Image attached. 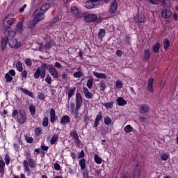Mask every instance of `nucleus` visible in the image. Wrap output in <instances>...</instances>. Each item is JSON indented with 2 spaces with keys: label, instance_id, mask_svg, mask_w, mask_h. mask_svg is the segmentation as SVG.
Segmentation results:
<instances>
[{
  "label": "nucleus",
  "instance_id": "1",
  "mask_svg": "<svg viewBox=\"0 0 178 178\" xmlns=\"http://www.w3.org/2000/svg\"><path fill=\"white\" fill-rule=\"evenodd\" d=\"M47 70L49 73L52 76L53 79H58L59 77V73L58 70L52 64H48L46 63H42L41 66L38 67L37 70L33 74L34 79H44L47 76Z\"/></svg>",
  "mask_w": 178,
  "mask_h": 178
},
{
  "label": "nucleus",
  "instance_id": "2",
  "mask_svg": "<svg viewBox=\"0 0 178 178\" xmlns=\"http://www.w3.org/2000/svg\"><path fill=\"white\" fill-rule=\"evenodd\" d=\"M23 166L25 172L28 173V176L31 173V170L30 169V167L31 169H34L37 166V163L34 159H31L30 160H24L23 161Z\"/></svg>",
  "mask_w": 178,
  "mask_h": 178
},
{
  "label": "nucleus",
  "instance_id": "3",
  "mask_svg": "<svg viewBox=\"0 0 178 178\" xmlns=\"http://www.w3.org/2000/svg\"><path fill=\"white\" fill-rule=\"evenodd\" d=\"M99 1L101 0H89L86 1L85 8L87 9H94V8H97L99 5Z\"/></svg>",
  "mask_w": 178,
  "mask_h": 178
},
{
  "label": "nucleus",
  "instance_id": "4",
  "mask_svg": "<svg viewBox=\"0 0 178 178\" xmlns=\"http://www.w3.org/2000/svg\"><path fill=\"white\" fill-rule=\"evenodd\" d=\"M45 17V13L42 12L40 10H37L35 13V17L33 18V20L36 22L37 23H40L42 19Z\"/></svg>",
  "mask_w": 178,
  "mask_h": 178
},
{
  "label": "nucleus",
  "instance_id": "5",
  "mask_svg": "<svg viewBox=\"0 0 178 178\" xmlns=\"http://www.w3.org/2000/svg\"><path fill=\"white\" fill-rule=\"evenodd\" d=\"M26 118V112H17V119L20 124H24Z\"/></svg>",
  "mask_w": 178,
  "mask_h": 178
},
{
  "label": "nucleus",
  "instance_id": "6",
  "mask_svg": "<svg viewBox=\"0 0 178 178\" xmlns=\"http://www.w3.org/2000/svg\"><path fill=\"white\" fill-rule=\"evenodd\" d=\"M83 104V96H81V93L77 92L76 94V109L77 111L80 108H81V105Z\"/></svg>",
  "mask_w": 178,
  "mask_h": 178
},
{
  "label": "nucleus",
  "instance_id": "7",
  "mask_svg": "<svg viewBox=\"0 0 178 178\" xmlns=\"http://www.w3.org/2000/svg\"><path fill=\"white\" fill-rule=\"evenodd\" d=\"M70 136V137H73L76 146L80 147L81 145V140L79 138V134H77V131H76V130L71 131Z\"/></svg>",
  "mask_w": 178,
  "mask_h": 178
},
{
  "label": "nucleus",
  "instance_id": "8",
  "mask_svg": "<svg viewBox=\"0 0 178 178\" xmlns=\"http://www.w3.org/2000/svg\"><path fill=\"white\" fill-rule=\"evenodd\" d=\"M83 19L86 23H94L97 20V15L94 13L87 14L83 17Z\"/></svg>",
  "mask_w": 178,
  "mask_h": 178
},
{
  "label": "nucleus",
  "instance_id": "9",
  "mask_svg": "<svg viewBox=\"0 0 178 178\" xmlns=\"http://www.w3.org/2000/svg\"><path fill=\"white\" fill-rule=\"evenodd\" d=\"M152 56V51H151V49H146L144 50L143 57V60H144V62H148V60L151 59Z\"/></svg>",
  "mask_w": 178,
  "mask_h": 178
},
{
  "label": "nucleus",
  "instance_id": "10",
  "mask_svg": "<svg viewBox=\"0 0 178 178\" xmlns=\"http://www.w3.org/2000/svg\"><path fill=\"white\" fill-rule=\"evenodd\" d=\"M147 88V91L151 94L155 92V89H154V78L151 77L148 79Z\"/></svg>",
  "mask_w": 178,
  "mask_h": 178
},
{
  "label": "nucleus",
  "instance_id": "11",
  "mask_svg": "<svg viewBox=\"0 0 178 178\" xmlns=\"http://www.w3.org/2000/svg\"><path fill=\"white\" fill-rule=\"evenodd\" d=\"M8 45L10 48H19L20 47V44L17 41V39L13 38L11 39H8Z\"/></svg>",
  "mask_w": 178,
  "mask_h": 178
},
{
  "label": "nucleus",
  "instance_id": "12",
  "mask_svg": "<svg viewBox=\"0 0 178 178\" xmlns=\"http://www.w3.org/2000/svg\"><path fill=\"white\" fill-rule=\"evenodd\" d=\"M82 90H83L84 96L87 99H92V98H94V93L90 92V90H88V88H87V87H83Z\"/></svg>",
  "mask_w": 178,
  "mask_h": 178
},
{
  "label": "nucleus",
  "instance_id": "13",
  "mask_svg": "<svg viewBox=\"0 0 178 178\" xmlns=\"http://www.w3.org/2000/svg\"><path fill=\"white\" fill-rule=\"evenodd\" d=\"M118 9V2L116 0H113L110 5V8L108 9L109 13L113 15V13H116V10Z\"/></svg>",
  "mask_w": 178,
  "mask_h": 178
},
{
  "label": "nucleus",
  "instance_id": "14",
  "mask_svg": "<svg viewBox=\"0 0 178 178\" xmlns=\"http://www.w3.org/2000/svg\"><path fill=\"white\" fill-rule=\"evenodd\" d=\"M10 17H12V15L9 14L8 16L4 17V22L6 23L7 26L5 27L6 30H9L10 26L13 25V20L10 22Z\"/></svg>",
  "mask_w": 178,
  "mask_h": 178
},
{
  "label": "nucleus",
  "instance_id": "15",
  "mask_svg": "<svg viewBox=\"0 0 178 178\" xmlns=\"http://www.w3.org/2000/svg\"><path fill=\"white\" fill-rule=\"evenodd\" d=\"M8 44H9V37L5 36L1 40V51L3 52L5 51V48H6Z\"/></svg>",
  "mask_w": 178,
  "mask_h": 178
},
{
  "label": "nucleus",
  "instance_id": "16",
  "mask_svg": "<svg viewBox=\"0 0 178 178\" xmlns=\"http://www.w3.org/2000/svg\"><path fill=\"white\" fill-rule=\"evenodd\" d=\"M19 90V91H22V92H24V94H26V95H28V97H30L31 98H34V93L29 90V89H26L20 87Z\"/></svg>",
  "mask_w": 178,
  "mask_h": 178
},
{
  "label": "nucleus",
  "instance_id": "17",
  "mask_svg": "<svg viewBox=\"0 0 178 178\" xmlns=\"http://www.w3.org/2000/svg\"><path fill=\"white\" fill-rule=\"evenodd\" d=\"M93 76H95V77H97V79H104V80H106V79H108V76L105 73L93 72Z\"/></svg>",
  "mask_w": 178,
  "mask_h": 178
},
{
  "label": "nucleus",
  "instance_id": "18",
  "mask_svg": "<svg viewBox=\"0 0 178 178\" xmlns=\"http://www.w3.org/2000/svg\"><path fill=\"white\" fill-rule=\"evenodd\" d=\"M172 16V13L169 10H163L161 12V17L163 19H169Z\"/></svg>",
  "mask_w": 178,
  "mask_h": 178
},
{
  "label": "nucleus",
  "instance_id": "19",
  "mask_svg": "<svg viewBox=\"0 0 178 178\" xmlns=\"http://www.w3.org/2000/svg\"><path fill=\"white\" fill-rule=\"evenodd\" d=\"M145 20H147V17L144 15H139L137 19H135L136 23H145Z\"/></svg>",
  "mask_w": 178,
  "mask_h": 178
},
{
  "label": "nucleus",
  "instance_id": "20",
  "mask_svg": "<svg viewBox=\"0 0 178 178\" xmlns=\"http://www.w3.org/2000/svg\"><path fill=\"white\" fill-rule=\"evenodd\" d=\"M159 49H161V43L157 42L152 46V51L154 54H158L159 52Z\"/></svg>",
  "mask_w": 178,
  "mask_h": 178
},
{
  "label": "nucleus",
  "instance_id": "21",
  "mask_svg": "<svg viewBox=\"0 0 178 178\" xmlns=\"http://www.w3.org/2000/svg\"><path fill=\"white\" fill-rule=\"evenodd\" d=\"M117 103L119 106H124V105H127V102L124 99L123 97H118L117 99Z\"/></svg>",
  "mask_w": 178,
  "mask_h": 178
},
{
  "label": "nucleus",
  "instance_id": "22",
  "mask_svg": "<svg viewBox=\"0 0 178 178\" xmlns=\"http://www.w3.org/2000/svg\"><path fill=\"white\" fill-rule=\"evenodd\" d=\"M60 123H61V124H64V125L66 124V123H70V117H69L68 115H64L61 118Z\"/></svg>",
  "mask_w": 178,
  "mask_h": 178
},
{
  "label": "nucleus",
  "instance_id": "23",
  "mask_svg": "<svg viewBox=\"0 0 178 178\" xmlns=\"http://www.w3.org/2000/svg\"><path fill=\"white\" fill-rule=\"evenodd\" d=\"M163 45L165 51H168V49H169V47H170V41H169V39H164L163 41Z\"/></svg>",
  "mask_w": 178,
  "mask_h": 178
},
{
  "label": "nucleus",
  "instance_id": "24",
  "mask_svg": "<svg viewBox=\"0 0 178 178\" xmlns=\"http://www.w3.org/2000/svg\"><path fill=\"white\" fill-rule=\"evenodd\" d=\"M106 34V31H105V29H100L99 33L97 35L99 40H101V41H102V38H104V37H105Z\"/></svg>",
  "mask_w": 178,
  "mask_h": 178
},
{
  "label": "nucleus",
  "instance_id": "25",
  "mask_svg": "<svg viewBox=\"0 0 178 178\" xmlns=\"http://www.w3.org/2000/svg\"><path fill=\"white\" fill-rule=\"evenodd\" d=\"M0 173L1 176L5 175V161L3 160H0Z\"/></svg>",
  "mask_w": 178,
  "mask_h": 178
},
{
  "label": "nucleus",
  "instance_id": "26",
  "mask_svg": "<svg viewBox=\"0 0 178 178\" xmlns=\"http://www.w3.org/2000/svg\"><path fill=\"white\" fill-rule=\"evenodd\" d=\"M159 2L163 8H169L170 6V0H159Z\"/></svg>",
  "mask_w": 178,
  "mask_h": 178
},
{
  "label": "nucleus",
  "instance_id": "27",
  "mask_svg": "<svg viewBox=\"0 0 178 178\" xmlns=\"http://www.w3.org/2000/svg\"><path fill=\"white\" fill-rule=\"evenodd\" d=\"M137 168H138V164L136 165V170H134V176L133 177H140L141 176V168H138L137 170Z\"/></svg>",
  "mask_w": 178,
  "mask_h": 178
},
{
  "label": "nucleus",
  "instance_id": "28",
  "mask_svg": "<svg viewBox=\"0 0 178 178\" xmlns=\"http://www.w3.org/2000/svg\"><path fill=\"white\" fill-rule=\"evenodd\" d=\"M49 8H51V3H44L41 7L40 10H41L42 12H43V13H45V12H47V10H48V9H49Z\"/></svg>",
  "mask_w": 178,
  "mask_h": 178
},
{
  "label": "nucleus",
  "instance_id": "29",
  "mask_svg": "<svg viewBox=\"0 0 178 178\" xmlns=\"http://www.w3.org/2000/svg\"><path fill=\"white\" fill-rule=\"evenodd\" d=\"M139 109L140 112H148L149 111V106L148 104H141L139 106Z\"/></svg>",
  "mask_w": 178,
  "mask_h": 178
},
{
  "label": "nucleus",
  "instance_id": "30",
  "mask_svg": "<svg viewBox=\"0 0 178 178\" xmlns=\"http://www.w3.org/2000/svg\"><path fill=\"white\" fill-rule=\"evenodd\" d=\"M93 84H94V78L92 77L89 78L86 82V86L88 88H89V90H91L92 88Z\"/></svg>",
  "mask_w": 178,
  "mask_h": 178
},
{
  "label": "nucleus",
  "instance_id": "31",
  "mask_svg": "<svg viewBox=\"0 0 178 178\" xmlns=\"http://www.w3.org/2000/svg\"><path fill=\"white\" fill-rule=\"evenodd\" d=\"M79 166L81 168V170H84L86 169V159H81L79 161Z\"/></svg>",
  "mask_w": 178,
  "mask_h": 178
},
{
  "label": "nucleus",
  "instance_id": "32",
  "mask_svg": "<svg viewBox=\"0 0 178 178\" xmlns=\"http://www.w3.org/2000/svg\"><path fill=\"white\" fill-rule=\"evenodd\" d=\"M34 133L36 137H40V136L42 134V129H41L40 127H36L34 129Z\"/></svg>",
  "mask_w": 178,
  "mask_h": 178
},
{
  "label": "nucleus",
  "instance_id": "33",
  "mask_svg": "<svg viewBox=\"0 0 178 178\" xmlns=\"http://www.w3.org/2000/svg\"><path fill=\"white\" fill-rule=\"evenodd\" d=\"M94 159H95V162L97 163V165H101L102 163V159L99 157V155L95 154L94 155Z\"/></svg>",
  "mask_w": 178,
  "mask_h": 178
},
{
  "label": "nucleus",
  "instance_id": "34",
  "mask_svg": "<svg viewBox=\"0 0 178 178\" xmlns=\"http://www.w3.org/2000/svg\"><path fill=\"white\" fill-rule=\"evenodd\" d=\"M76 93V87H73L68 91V99H70Z\"/></svg>",
  "mask_w": 178,
  "mask_h": 178
},
{
  "label": "nucleus",
  "instance_id": "35",
  "mask_svg": "<svg viewBox=\"0 0 178 178\" xmlns=\"http://www.w3.org/2000/svg\"><path fill=\"white\" fill-rule=\"evenodd\" d=\"M103 105L108 111H109V109H112V108H113V102H108L104 103Z\"/></svg>",
  "mask_w": 178,
  "mask_h": 178
},
{
  "label": "nucleus",
  "instance_id": "36",
  "mask_svg": "<svg viewBox=\"0 0 178 178\" xmlns=\"http://www.w3.org/2000/svg\"><path fill=\"white\" fill-rule=\"evenodd\" d=\"M37 24H38V22L33 19L31 23L29 24V29H30V30L31 31L35 30V26H37Z\"/></svg>",
  "mask_w": 178,
  "mask_h": 178
},
{
  "label": "nucleus",
  "instance_id": "37",
  "mask_svg": "<svg viewBox=\"0 0 178 178\" xmlns=\"http://www.w3.org/2000/svg\"><path fill=\"white\" fill-rule=\"evenodd\" d=\"M15 66L18 72H23V63L22 62L17 61Z\"/></svg>",
  "mask_w": 178,
  "mask_h": 178
},
{
  "label": "nucleus",
  "instance_id": "38",
  "mask_svg": "<svg viewBox=\"0 0 178 178\" xmlns=\"http://www.w3.org/2000/svg\"><path fill=\"white\" fill-rule=\"evenodd\" d=\"M53 45H54V41L50 40L46 42V44H44V47L46 49H51Z\"/></svg>",
  "mask_w": 178,
  "mask_h": 178
},
{
  "label": "nucleus",
  "instance_id": "39",
  "mask_svg": "<svg viewBox=\"0 0 178 178\" xmlns=\"http://www.w3.org/2000/svg\"><path fill=\"white\" fill-rule=\"evenodd\" d=\"M58 138H59L58 135L54 134L51 138L50 143L52 145L55 144V143L58 141Z\"/></svg>",
  "mask_w": 178,
  "mask_h": 178
},
{
  "label": "nucleus",
  "instance_id": "40",
  "mask_svg": "<svg viewBox=\"0 0 178 178\" xmlns=\"http://www.w3.org/2000/svg\"><path fill=\"white\" fill-rule=\"evenodd\" d=\"M104 122V124H106V126H109L112 123V119H111V118H109V117H105Z\"/></svg>",
  "mask_w": 178,
  "mask_h": 178
},
{
  "label": "nucleus",
  "instance_id": "41",
  "mask_svg": "<svg viewBox=\"0 0 178 178\" xmlns=\"http://www.w3.org/2000/svg\"><path fill=\"white\" fill-rule=\"evenodd\" d=\"M5 79L6 80V83H10L13 80V77L10 75L9 72L5 74Z\"/></svg>",
  "mask_w": 178,
  "mask_h": 178
},
{
  "label": "nucleus",
  "instance_id": "42",
  "mask_svg": "<svg viewBox=\"0 0 178 178\" xmlns=\"http://www.w3.org/2000/svg\"><path fill=\"white\" fill-rule=\"evenodd\" d=\"M4 161H5L4 163H6V165H7L8 166L9 163H10V156L6 154L4 157Z\"/></svg>",
  "mask_w": 178,
  "mask_h": 178
},
{
  "label": "nucleus",
  "instance_id": "43",
  "mask_svg": "<svg viewBox=\"0 0 178 178\" xmlns=\"http://www.w3.org/2000/svg\"><path fill=\"white\" fill-rule=\"evenodd\" d=\"M25 140L28 144H31L34 142V138L33 137H30L27 135H25Z\"/></svg>",
  "mask_w": 178,
  "mask_h": 178
},
{
  "label": "nucleus",
  "instance_id": "44",
  "mask_svg": "<svg viewBox=\"0 0 178 178\" xmlns=\"http://www.w3.org/2000/svg\"><path fill=\"white\" fill-rule=\"evenodd\" d=\"M124 129L126 133H131V131H133V127H131V125L129 124V125H127L124 128Z\"/></svg>",
  "mask_w": 178,
  "mask_h": 178
},
{
  "label": "nucleus",
  "instance_id": "45",
  "mask_svg": "<svg viewBox=\"0 0 178 178\" xmlns=\"http://www.w3.org/2000/svg\"><path fill=\"white\" fill-rule=\"evenodd\" d=\"M73 76L75 79H80L83 76V72L77 71L73 74Z\"/></svg>",
  "mask_w": 178,
  "mask_h": 178
},
{
  "label": "nucleus",
  "instance_id": "46",
  "mask_svg": "<svg viewBox=\"0 0 178 178\" xmlns=\"http://www.w3.org/2000/svg\"><path fill=\"white\" fill-rule=\"evenodd\" d=\"M71 12L73 13V15H75V16L79 15V9L74 6L71 7Z\"/></svg>",
  "mask_w": 178,
  "mask_h": 178
},
{
  "label": "nucleus",
  "instance_id": "47",
  "mask_svg": "<svg viewBox=\"0 0 178 178\" xmlns=\"http://www.w3.org/2000/svg\"><path fill=\"white\" fill-rule=\"evenodd\" d=\"M50 118H51V122L54 123V122L56 120V115L55 114V112L50 113Z\"/></svg>",
  "mask_w": 178,
  "mask_h": 178
},
{
  "label": "nucleus",
  "instance_id": "48",
  "mask_svg": "<svg viewBox=\"0 0 178 178\" xmlns=\"http://www.w3.org/2000/svg\"><path fill=\"white\" fill-rule=\"evenodd\" d=\"M23 23H24V22L22 20L17 24V29L19 31H22V30H23Z\"/></svg>",
  "mask_w": 178,
  "mask_h": 178
},
{
  "label": "nucleus",
  "instance_id": "49",
  "mask_svg": "<svg viewBox=\"0 0 178 178\" xmlns=\"http://www.w3.org/2000/svg\"><path fill=\"white\" fill-rule=\"evenodd\" d=\"M86 153H84V150H81L78 154V159H84Z\"/></svg>",
  "mask_w": 178,
  "mask_h": 178
},
{
  "label": "nucleus",
  "instance_id": "50",
  "mask_svg": "<svg viewBox=\"0 0 178 178\" xmlns=\"http://www.w3.org/2000/svg\"><path fill=\"white\" fill-rule=\"evenodd\" d=\"M115 86H116L117 88H119V89L123 88V83H122V81H120V80H118L116 81Z\"/></svg>",
  "mask_w": 178,
  "mask_h": 178
},
{
  "label": "nucleus",
  "instance_id": "51",
  "mask_svg": "<svg viewBox=\"0 0 178 178\" xmlns=\"http://www.w3.org/2000/svg\"><path fill=\"white\" fill-rule=\"evenodd\" d=\"M21 73V77H22V79H27V70H24L22 72H19Z\"/></svg>",
  "mask_w": 178,
  "mask_h": 178
},
{
  "label": "nucleus",
  "instance_id": "52",
  "mask_svg": "<svg viewBox=\"0 0 178 178\" xmlns=\"http://www.w3.org/2000/svg\"><path fill=\"white\" fill-rule=\"evenodd\" d=\"M45 81L47 84H51L52 83V78L49 74L47 75V77L45 78Z\"/></svg>",
  "mask_w": 178,
  "mask_h": 178
},
{
  "label": "nucleus",
  "instance_id": "53",
  "mask_svg": "<svg viewBox=\"0 0 178 178\" xmlns=\"http://www.w3.org/2000/svg\"><path fill=\"white\" fill-rule=\"evenodd\" d=\"M58 22H60V17H59L58 15L56 16L53 20H52V24H55L56 23H58Z\"/></svg>",
  "mask_w": 178,
  "mask_h": 178
},
{
  "label": "nucleus",
  "instance_id": "54",
  "mask_svg": "<svg viewBox=\"0 0 178 178\" xmlns=\"http://www.w3.org/2000/svg\"><path fill=\"white\" fill-rule=\"evenodd\" d=\"M24 62H25L26 66H31V65H33L31 58H25Z\"/></svg>",
  "mask_w": 178,
  "mask_h": 178
},
{
  "label": "nucleus",
  "instance_id": "55",
  "mask_svg": "<svg viewBox=\"0 0 178 178\" xmlns=\"http://www.w3.org/2000/svg\"><path fill=\"white\" fill-rule=\"evenodd\" d=\"M8 35L9 37H10L11 38H13V37L16 36V32L15 31H9L8 32Z\"/></svg>",
  "mask_w": 178,
  "mask_h": 178
},
{
  "label": "nucleus",
  "instance_id": "56",
  "mask_svg": "<svg viewBox=\"0 0 178 178\" xmlns=\"http://www.w3.org/2000/svg\"><path fill=\"white\" fill-rule=\"evenodd\" d=\"M105 88H106V83L104 82L100 83V91H105Z\"/></svg>",
  "mask_w": 178,
  "mask_h": 178
},
{
  "label": "nucleus",
  "instance_id": "57",
  "mask_svg": "<svg viewBox=\"0 0 178 178\" xmlns=\"http://www.w3.org/2000/svg\"><path fill=\"white\" fill-rule=\"evenodd\" d=\"M49 123L48 118H44L43 120L42 126H44V127H48Z\"/></svg>",
  "mask_w": 178,
  "mask_h": 178
},
{
  "label": "nucleus",
  "instance_id": "58",
  "mask_svg": "<svg viewBox=\"0 0 178 178\" xmlns=\"http://www.w3.org/2000/svg\"><path fill=\"white\" fill-rule=\"evenodd\" d=\"M40 148L42 151H48V149H49V147L46 146L44 143H41Z\"/></svg>",
  "mask_w": 178,
  "mask_h": 178
},
{
  "label": "nucleus",
  "instance_id": "59",
  "mask_svg": "<svg viewBox=\"0 0 178 178\" xmlns=\"http://www.w3.org/2000/svg\"><path fill=\"white\" fill-rule=\"evenodd\" d=\"M131 40V36L130 35H125V42L127 44H130V41Z\"/></svg>",
  "mask_w": 178,
  "mask_h": 178
},
{
  "label": "nucleus",
  "instance_id": "60",
  "mask_svg": "<svg viewBox=\"0 0 178 178\" xmlns=\"http://www.w3.org/2000/svg\"><path fill=\"white\" fill-rule=\"evenodd\" d=\"M25 157L27 159V161H30V159H33V158H31V153H30V152H27L25 153Z\"/></svg>",
  "mask_w": 178,
  "mask_h": 178
},
{
  "label": "nucleus",
  "instance_id": "61",
  "mask_svg": "<svg viewBox=\"0 0 178 178\" xmlns=\"http://www.w3.org/2000/svg\"><path fill=\"white\" fill-rule=\"evenodd\" d=\"M168 158H169V155H168V154L165 153L163 154H161L162 161H168Z\"/></svg>",
  "mask_w": 178,
  "mask_h": 178
},
{
  "label": "nucleus",
  "instance_id": "62",
  "mask_svg": "<svg viewBox=\"0 0 178 178\" xmlns=\"http://www.w3.org/2000/svg\"><path fill=\"white\" fill-rule=\"evenodd\" d=\"M29 111L30 112H35V106H34V104H30Z\"/></svg>",
  "mask_w": 178,
  "mask_h": 178
},
{
  "label": "nucleus",
  "instance_id": "63",
  "mask_svg": "<svg viewBox=\"0 0 178 178\" xmlns=\"http://www.w3.org/2000/svg\"><path fill=\"white\" fill-rule=\"evenodd\" d=\"M61 79H63V80H66L67 79V73L63 72L61 74Z\"/></svg>",
  "mask_w": 178,
  "mask_h": 178
},
{
  "label": "nucleus",
  "instance_id": "64",
  "mask_svg": "<svg viewBox=\"0 0 178 178\" xmlns=\"http://www.w3.org/2000/svg\"><path fill=\"white\" fill-rule=\"evenodd\" d=\"M54 169L55 170H60V165H59V163H54Z\"/></svg>",
  "mask_w": 178,
  "mask_h": 178
}]
</instances>
